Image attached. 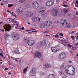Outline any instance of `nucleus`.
<instances>
[{"instance_id":"f257e3e1","label":"nucleus","mask_w":78,"mask_h":78,"mask_svg":"<svg viewBox=\"0 0 78 78\" xmlns=\"http://www.w3.org/2000/svg\"><path fill=\"white\" fill-rule=\"evenodd\" d=\"M67 55L65 53L62 52L60 53L59 54L58 58L60 59H64L66 58Z\"/></svg>"},{"instance_id":"f03ea898","label":"nucleus","mask_w":78,"mask_h":78,"mask_svg":"<svg viewBox=\"0 0 78 78\" xmlns=\"http://www.w3.org/2000/svg\"><path fill=\"white\" fill-rule=\"evenodd\" d=\"M32 7L34 9H37L39 7V4L38 2L35 1L33 2L32 3Z\"/></svg>"},{"instance_id":"7ed1b4c3","label":"nucleus","mask_w":78,"mask_h":78,"mask_svg":"<svg viewBox=\"0 0 78 78\" xmlns=\"http://www.w3.org/2000/svg\"><path fill=\"white\" fill-rule=\"evenodd\" d=\"M37 70L34 67L32 68L31 71L30 72V73L31 76H35V75L36 74Z\"/></svg>"},{"instance_id":"20e7f679","label":"nucleus","mask_w":78,"mask_h":78,"mask_svg":"<svg viewBox=\"0 0 78 78\" xmlns=\"http://www.w3.org/2000/svg\"><path fill=\"white\" fill-rule=\"evenodd\" d=\"M27 43L29 45L32 46L34 45L35 41L33 40H30L27 41Z\"/></svg>"},{"instance_id":"39448f33","label":"nucleus","mask_w":78,"mask_h":78,"mask_svg":"<svg viewBox=\"0 0 78 78\" xmlns=\"http://www.w3.org/2000/svg\"><path fill=\"white\" fill-rule=\"evenodd\" d=\"M55 1L54 0H51L49 1H48L46 3L45 5L47 6H51L54 4Z\"/></svg>"},{"instance_id":"423d86ee","label":"nucleus","mask_w":78,"mask_h":78,"mask_svg":"<svg viewBox=\"0 0 78 78\" xmlns=\"http://www.w3.org/2000/svg\"><path fill=\"white\" fill-rule=\"evenodd\" d=\"M12 37L13 38V40L17 41L19 38V35L17 34V33H14L13 34Z\"/></svg>"},{"instance_id":"0eeeda50","label":"nucleus","mask_w":78,"mask_h":78,"mask_svg":"<svg viewBox=\"0 0 78 78\" xmlns=\"http://www.w3.org/2000/svg\"><path fill=\"white\" fill-rule=\"evenodd\" d=\"M68 12V9H65L62 11H61L59 13V14L62 16H65L66 13Z\"/></svg>"},{"instance_id":"6e6552de","label":"nucleus","mask_w":78,"mask_h":78,"mask_svg":"<svg viewBox=\"0 0 78 78\" xmlns=\"http://www.w3.org/2000/svg\"><path fill=\"white\" fill-rule=\"evenodd\" d=\"M4 28L5 30V31H9L10 30H11V26L9 24H7L6 25L4 26Z\"/></svg>"},{"instance_id":"1a4fd4ad","label":"nucleus","mask_w":78,"mask_h":78,"mask_svg":"<svg viewBox=\"0 0 78 78\" xmlns=\"http://www.w3.org/2000/svg\"><path fill=\"white\" fill-rule=\"evenodd\" d=\"M58 10L57 9H53L51 11L52 15L55 16H57L58 12Z\"/></svg>"},{"instance_id":"9d476101","label":"nucleus","mask_w":78,"mask_h":78,"mask_svg":"<svg viewBox=\"0 0 78 78\" xmlns=\"http://www.w3.org/2000/svg\"><path fill=\"white\" fill-rule=\"evenodd\" d=\"M45 23L47 27H50L52 25V22L50 21H45Z\"/></svg>"},{"instance_id":"9b49d317","label":"nucleus","mask_w":78,"mask_h":78,"mask_svg":"<svg viewBox=\"0 0 78 78\" xmlns=\"http://www.w3.org/2000/svg\"><path fill=\"white\" fill-rule=\"evenodd\" d=\"M72 71L69 72V75H74L75 74V69L74 67H73Z\"/></svg>"},{"instance_id":"f8f14e48","label":"nucleus","mask_w":78,"mask_h":78,"mask_svg":"<svg viewBox=\"0 0 78 78\" xmlns=\"http://www.w3.org/2000/svg\"><path fill=\"white\" fill-rule=\"evenodd\" d=\"M35 56L37 58H41V53L39 52V51H37L35 54Z\"/></svg>"},{"instance_id":"ddd939ff","label":"nucleus","mask_w":78,"mask_h":78,"mask_svg":"<svg viewBox=\"0 0 78 78\" xmlns=\"http://www.w3.org/2000/svg\"><path fill=\"white\" fill-rule=\"evenodd\" d=\"M51 50L52 52H53L54 53H55V52H57L58 51V49H57L55 47H51Z\"/></svg>"},{"instance_id":"4468645a","label":"nucleus","mask_w":78,"mask_h":78,"mask_svg":"<svg viewBox=\"0 0 78 78\" xmlns=\"http://www.w3.org/2000/svg\"><path fill=\"white\" fill-rule=\"evenodd\" d=\"M41 27V28H45L46 27H47V25H46V23H45V21L41 23L40 25Z\"/></svg>"},{"instance_id":"2eb2a0df","label":"nucleus","mask_w":78,"mask_h":78,"mask_svg":"<svg viewBox=\"0 0 78 78\" xmlns=\"http://www.w3.org/2000/svg\"><path fill=\"white\" fill-rule=\"evenodd\" d=\"M60 22L62 25H64V23L67 22V20L66 19H62L61 20Z\"/></svg>"},{"instance_id":"dca6fc26","label":"nucleus","mask_w":78,"mask_h":78,"mask_svg":"<svg viewBox=\"0 0 78 78\" xmlns=\"http://www.w3.org/2000/svg\"><path fill=\"white\" fill-rule=\"evenodd\" d=\"M46 43H47V41L45 40H43V41H40V43L42 46L45 45L46 44Z\"/></svg>"},{"instance_id":"f3484780","label":"nucleus","mask_w":78,"mask_h":78,"mask_svg":"<svg viewBox=\"0 0 78 78\" xmlns=\"http://www.w3.org/2000/svg\"><path fill=\"white\" fill-rule=\"evenodd\" d=\"M23 11V9L21 7H19L18 9V11L19 12H22Z\"/></svg>"},{"instance_id":"a211bd4d","label":"nucleus","mask_w":78,"mask_h":78,"mask_svg":"<svg viewBox=\"0 0 78 78\" xmlns=\"http://www.w3.org/2000/svg\"><path fill=\"white\" fill-rule=\"evenodd\" d=\"M31 19L33 22H36V21H37V17L36 16H34L32 17Z\"/></svg>"},{"instance_id":"6ab92c4d","label":"nucleus","mask_w":78,"mask_h":78,"mask_svg":"<svg viewBox=\"0 0 78 78\" xmlns=\"http://www.w3.org/2000/svg\"><path fill=\"white\" fill-rule=\"evenodd\" d=\"M44 66L46 69H49V68H50V67H51L50 65L48 64H46L44 65Z\"/></svg>"},{"instance_id":"aec40b11","label":"nucleus","mask_w":78,"mask_h":78,"mask_svg":"<svg viewBox=\"0 0 78 78\" xmlns=\"http://www.w3.org/2000/svg\"><path fill=\"white\" fill-rule=\"evenodd\" d=\"M13 20H14V19H12L11 18H9L7 20V22H11Z\"/></svg>"},{"instance_id":"412c9836","label":"nucleus","mask_w":78,"mask_h":78,"mask_svg":"<svg viewBox=\"0 0 78 78\" xmlns=\"http://www.w3.org/2000/svg\"><path fill=\"white\" fill-rule=\"evenodd\" d=\"M36 46H37V48H40V47H41V46H42L41 45V42L40 41L37 44H36Z\"/></svg>"},{"instance_id":"4be33fe9","label":"nucleus","mask_w":78,"mask_h":78,"mask_svg":"<svg viewBox=\"0 0 78 78\" xmlns=\"http://www.w3.org/2000/svg\"><path fill=\"white\" fill-rule=\"evenodd\" d=\"M66 64L65 63H63L62 65H60V69H64V66H66Z\"/></svg>"},{"instance_id":"5701e85b","label":"nucleus","mask_w":78,"mask_h":78,"mask_svg":"<svg viewBox=\"0 0 78 78\" xmlns=\"http://www.w3.org/2000/svg\"><path fill=\"white\" fill-rule=\"evenodd\" d=\"M58 39L60 40L61 42H63V41H64V38L62 37H58Z\"/></svg>"},{"instance_id":"b1692460","label":"nucleus","mask_w":78,"mask_h":78,"mask_svg":"<svg viewBox=\"0 0 78 78\" xmlns=\"http://www.w3.org/2000/svg\"><path fill=\"white\" fill-rule=\"evenodd\" d=\"M51 46V43H49L48 44H47L46 45V47H47L48 48H50V47Z\"/></svg>"},{"instance_id":"393cba45","label":"nucleus","mask_w":78,"mask_h":78,"mask_svg":"<svg viewBox=\"0 0 78 78\" xmlns=\"http://www.w3.org/2000/svg\"><path fill=\"white\" fill-rule=\"evenodd\" d=\"M27 69H28V67L23 69V73H24V74L26 73L27 72V71L28 70Z\"/></svg>"},{"instance_id":"a878e982","label":"nucleus","mask_w":78,"mask_h":78,"mask_svg":"<svg viewBox=\"0 0 78 78\" xmlns=\"http://www.w3.org/2000/svg\"><path fill=\"white\" fill-rule=\"evenodd\" d=\"M26 17H31V16H32V14H29L28 13H27L26 15Z\"/></svg>"},{"instance_id":"bb28decb","label":"nucleus","mask_w":78,"mask_h":78,"mask_svg":"<svg viewBox=\"0 0 78 78\" xmlns=\"http://www.w3.org/2000/svg\"><path fill=\"white\" fill-rule=\"evenodd\" d=\"M18 51H19V50L17 48L15 49L14 50V52L16 54L17 53L18 54Z\"/></svg>"},{"instance_id":"cd10ccee","label":"nucleus","mask_w":78,"mask_h":78,"mask_svg":"<svg viewBox=\"0 0 78 78\" xmlns=\"http://www.w3.org/2000/svg\"><path fill=\"white\" fill-rule=\"evenodd\" d=\"M38 11H39L38 12H39L40 13H42L43 12V11L42 10V8H40L38 9Z\"/></svg>"},{"instance_id":"c85d7f7f","label":"nucleus","mask_w":78,"mask_h":78,"mask_svg":"<svg viewBox=\"0 0 78 78\" xmlns=\"http://www.w3.org/2000/svg\"><path fill=\"white\" fill-rule=\"evenodd\" d=\"M72 67V65H70L69 66H67L65 68V69L66 70H67L69 69V67Z\"/></svg>"},{"instance_id":"c756f323","label":"nucleus","mask_w":78,"mask_h":78,"mask_svg":"<svg viewBox=\"0 0 78 78\" xmlns=\"http://www.w3.org/2000/svg\"><path fill=\"white\" fill-rule=\"evenodd\" d=\"M27 14H32L31 10H28V11H27Z\"/></svg>"},{"instance_id":"7c9ffc66","label":"nucleus","mask_w":78,"mask_h":78,"mask_svg":"<svg viewBox=\"0 0 78 78\" xmlns=\"http://www.w3.org/2000/svg\"><path fill=\"white\" fill-rule=\"evenodd\" d=\"M8 37H9V36L8 34H7L5 35V38L6 40H8Z\"/></svg>"},{"instance_id":"2f4dec72","label":"nucleus","mask_w":78,"mask_h":78,"mask_svg":"<svg viewBox=\"0 0 78 78\" xmlns=\"http://www.w3.org/2000/svg\"><path fill=\"white\" fill-rule=\"evenodd\" d=\"M25 7L26 8H30V5L27 4L25 5Z\"/></svg>"},{"instance_id":"473e14b6","label":"nucleus","mask_w":78,"mask_h":78,"mask_svg":"<svg viewBox=\"0 0 78 78\" xmlns=\"http://www.w3.org/2000/svg\"><path fill=\"white\" fill-rule=\"evenodd\" d=\"M8 7H12V6H13V5L12 4H9L8 5Z\"/></svg>"},{"instance_id":"72a5a7b5","label":"nucleus","mask_w":78,"mask_h":78,"mask_svg":"<svg viewBox=\"0 0 78 78\" xmlns=\"http://www.w3.org/2000/svg\"><path fill=\"white\" fill-rule=\"evenodd\" d=\"M42 10L43 11V12H44V11L46 10V9H45V8L44 7H42Z\"/></svg>"},{"instance_id":"f704fd0d","label":"nucleus","mask_w":78,"mask_h":78,"mask_svg":"<svg viewBox=\"0 0 78 78\" xmlns=\"http://www.w3.org/2000/svg\"><path fill=\"white\" fill-rule=\"evenodd\" d=\"M63 42H64L66 43L67 44H70V42H69V41H66L64 40Z\"/></svg>"},{"instance_id":"c9c22d12","label":"nucleus","mask_w":78,"mask_h":78,"mask_svg":"<svg viewBox=\"0 0 78 78\" xmlns=\"http://www.w3.org/2000/svg\"><path fill=\"white\" fill-rule=\"evenodd\" d=\"M58 73H59L60 75H62L63 74V72L62 71H58Z\"/></svg>"},{"instance_id":"e433bc0d","label":"nucleus","mask_w":78,"mask_h":78,"mask_svg":"<svg viewBox=\"0 0 78 78\" xmlns=\"http://www.w3.org/2000/svg\"><path fill=\"white\" fill-rule=\"evenodd\" d=\"M24 1H25V0H19V2L20 3H23Z\"/></svg>"},{"instance_id":"4c0bfd02","label":"nucleus","mask_w":78,"mask_h":78,"mask_svg":"<svg viewBox=\"0 0 78 78\" xmlns=\"http://www.w3.org/2000/svg\"><path fill=\"white\" fill-rule=\"evenodd\" d=\"M18 59H19V58H15V60L17 62H19V60Z\"/></svg>"},{"instance_id":"58836bf2","label":"nucleus","mask_w":78,"mask_h":78,"mask_svg":"<svg viewBox=\"0 0 78 78\" xmlns=\"http://www.w3.org/2000/svg\"><path fill=\"white\" fill-rule=\"evenodd\" d=\"M64 7H65V8H68V5H62Z\"/></svg>"},{"instance_id":"ea45409f","label":"nucleus","mask_w":78,"mask_h":78,"mask_svg":"<svg viewBox=\"0 0 78 78\" xmlns=\"http://www.w3.org/2000/svg\"><path fill=\"white\" fill-rule=\"evenodd\" d=\"M66 73H68L69 75V73H70V72H69V69H66Z\"/></svg>"},{"instance_id":"a19ab883","label":"nucleus","mask_w":78,"mask_h":78,"mask_svg":"<svg viewBox=\"0 0 78 78\" xmlns=\"http://www.w3.org/2000/svg\"><path fill=\"white\" fill-rule=\"evenodd\" d=\"M12 16H14L15 17H16L17 16L13 14V12H12Z\"/></svg>"},{"instance_id":"79ce46f5","label":"nucleus","mask_w":78,"mask_h":78,"mask_svg":"<svg viewBox=\"0 0 78 78\" xmlns=\"http://www.w3.org/2000/svg\"><path fill=\"white\" fill-rule=\"evenodd\" d=\"M45 15V13L41 15L42 17H44Z\"/></svg>"},{"instance_id":"37998d69","label":"nucleus","mask_w":78,"mask_h":78,"mask_svg":"<svg viewBox=\"0 0 78 78\" xmlns=\"http://www.w3.org/2000/svg\"><path fill=\"white\" fill-rule=\"evenodd\" d=\"M40 75H44V73H43V72H41L40 73Z\"/></svg>"},{"instance_id":"c03bdc74","label":"nucleus","mask_w":78,"mask_h":78,"mask_svg":"<svg viewBox=\"0 0 78 78\" xmlns=\"http://www.w3.org/2000/svg\"><path fill=\"white\" fill-rule=\"evenodd\" d=\"M67 45L69 47H72V45H71L70 44H68Z\"/></svg>"},{"instance_id":"a18cd8bd","label":"nucleus","mask_w":78,"mask_h":78,"mask_svg":"<svg viewBox=\"0 0 78 78\" xmlns=\"http://www.w3.org/2000/svg\"><path fill=\"white\" fill-rule=\"evenodd\" d=\"M3 2H4L5 3H8V2L6 1H5V0H3Z\"/></svg>"},{"instance_id":"49530a36","label":"nucleus","mask_w":78,"mask_h":78,"mask_svg":"<svg viewBox=\"0 0 78 78\" xmlns=\"http://www.w3.org/2000/svg\"><path fill=\"white\" fill-rule=\"evenodd\" d=\"M76 31H72V32H70V34H73V33H75V32H76Z\"/></svg>"},{"instance_id":"de8ad7c7","label":"nucleus","mask_w":78,"mask_h":78,"mask_svg":"<svg viewBox=\"0 0 78 78\" xmlns=\"http://www.w3.org/2000/svg\"><path fill=\"white\" fill-rule=\"evenodd\" d=\"M75 5L76 7H78V4L75 3Z\"/></svg>"},{"instance_id":"09e8293b","label":"nucleus","mask_w":78,"mask_h":78,"mask_svg":"<svg viewBox=\"0 0 78 78\" xmlns=\"http://www.w3.org/2000/svg\"><path fill=\"white\" fill-rule=\"evenodd\" d=\"M62 78H67V77L66 76H62Z\"/></svg>"},{"instance_id":"8fccbe9b","label":"nucleus","mask_w":78,"mask_h":78,"mask_svg":"<svg viewBox=\"0 0 78 78\" xmlns=\"http://www.w3.org/2000/svg\"><path fill=\"white\" fill-rule=\"evenodd\" d=\"M43 33H48V31H45Z\"/></svg>"},{"instance_id":"3c124183","label":"nucleus","mask_w":78,"mask_h":78,"mask_svg":"<svg viewBox=\"0 0 78 78\" xmlns=\"http://www.w3.org/2000/svg\"><path fill=\"white\" fill-rule=\"evenodd\" d=\"M20 29L22 30H25V28H24V27H22V28H20Z\"/></svg>"},{"instance_id":"603ef678","label":"nucleus","mask_w":78,"mask_h":78,"mask_svg":"<svg viewBox=\"0 0 78 78\" xmlns=\"http://www.w3.org/2000/svg\"><path fill=\"white\" fill-rule=\"evenodd\" d=\"M55 36L56 37H59V35H58V34L55 35Z\"/></svg>"},{"instance_id":"864d4df0","label":"nucleus","mask_w":78,"mask_h":78,"mask_svg":"<svg viewBox=\"0 0 78 78\" xmlns=\"http://www.w3.org/2000/svg\"><path fill=\"white\" fill-rule=\"evenodd\" d=\"M0 56H3V53H0Z\"/></svg>"},{"instance_id":"5fc2aeb1","label":"nucleus","mask_w":78,"mask_h":78,"mask_svg":"<svg viewBox=\"0 0 78 78\" xmlns=\"http://www.w3.org/2000/svg\"><path fill=\"white\" fill-rule=\"evenodd\" d=\"M60 35V36H62V37H64V35H63L62 33H61Z\"/></svg>"},{"instance_id":"6e6d98bb","label":"nucleus","mask_w":78,"mask_h":78,"mask_svg":"<svg viewBox=\"0 0 78 78\" xmlns=\"http://www.w3.org/2000/svg\"><path fill=\"white\" fill-rule=\"evenodd\" d=\"M63 42H62V44H63V45H65V44H66V43H65L64 42V41H63Z\"/></svg>"},{"instance_id":"4d7b16f0","label":"nucleus","mask_w":78,"mask_h":78,"mask_svg":"<svg viewBox=\"0 0 78 78\" xmlns=\"http://www.w3.org/2000/svg\"><path fill=\"white\" fill-rule=\"evenodd\" d=\"M9 69L8 68H5V69H4V70L5 71V70H8Z\"/></svg>"},{"instance_id":"13d9d810","label":"nucleus","mask_w":78,"mask_h":78,"mask_svg":"<svg viewBox=\"0 0 78 78\" xmlns=\"http://www.w3.org/2000/svg\"><path fill=\"white\" fill-rule=\"evenodd\" d=\"M72 49L73 50H76V49H75V48H74V47H73L72 48Z\"/></svg>"},{"instance_id":"bf43d9fd","label":"nucleus","mask_w":78,"mask_h":78,"mask_svg":"<svg viewBox=\"0 0 78 78\" xmlns=\"http://www.w3.org/2000/svg\"><path fill=\"white\" fill-rule=\"evenodd\" d=\"M71 38H72V39H74L75 38V37L73 36H72L71 37Z\"/></svg>"},{"instance_id":"052dcab7","label":"nucleus","mask_w":78,"mask_h":78,"mask_svg":"<svg viewBox=\"0 0 78 78\" xmlns=\"http://www.w3.org/2000/svg\"><path fill=\"white\" fill-rule=\"evenodd\" d=\"M76 4H78V0H77L76 1V3H75Z\"/></svg>"},{"instance_id":"680f3d73","label":"nucleus","mask_w":78,"mask_h":78,"mask_svg":"<svg viewBox=\"0 0 78 78\" xmlns=\"http://www.w3.org/2000/svg\"><path fill=\"white\" fill-rule=\"evenodd\" d=\"M39 2H42L43 0H39Z\"/></svg>"},{"instance_id":"e2e57ef3","label":"nucleus","mask_w":78,"mask_h":78,"mask_svg":"<svg viewBox=\"0 0 78 78\" xmlns=\"http://www.w3.org/2000/svg\"><path fill=\"white\" fill-rule=\"evenodd\" d=\"M0 51H1L0 52H1V53H3V51H2V49L0 48Z\"/></svg>"},{"instance_id":"0e129e2a","label":"nucleus","mask_w":78,"mask_h":78,"mask_svg":"<svg viewBox=\"0 0 78 78\" xmlns=\"http://www.w3.org/2000/svg\"><path fill=\"white\" fill-rule=\"evenodd\" d=\"M30 30H36L35 29H33V28H30Z\"/></svg>"},{"instance_id":"69168bd1","label":"nucleus","mask_w":78,"mask_h":78,"mask_svg":"<svg viewBox=\"0 0 78 78\" xmlns=\"http://www.w3.org/2000/svg\"><path fill=\"white\" fill-rule=\"evenodd\" d=\"M38 20H39V22H40V21H41V18H39L38 19Z\"/></svg>"},{"instance_id":"338daca9","label":"nucleus","mask_w":78,"mask_h":78,"mask_svg":"<svg viewBox=\"0 0 78 78\" xmlns=\"http://www.w3.org/2000/svg\"><path fill=\"white\" fill-rule=\"evenodd\" d=\"M2 32H4V29H2L1 30Z\"/></svg>"},{"instance_id":"774afa93","label":"nucleus","mask_w":78,"mask_h":78,"mask_svg":"<svg viewBox=\"0 0 78 78\" xmlns=\"http://www.w3.org/2000/svg\"><path fill=\"white\" fill-rule=\"evenodd\" d=\"M76 15H78V11L76 12Z\"/></svg>"}]
</instances>
